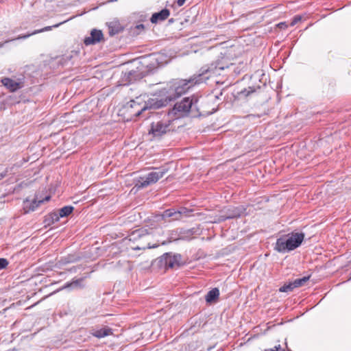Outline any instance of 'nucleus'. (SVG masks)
<instances>
[{
    "label": "nucleus",
    "mask_w": 351,
    "mask_h": 351,
    "mask_svg": "<svg viewBox=\"0 0 351 351\" xmlns=\"http://www.w3.org/2000/svg\"><path fill=\"white\" fill-rule=\"evenodd\" d=\"M162 106L161 101L154 98H147V96H140L131 100L124 106V110L129 114L130 117H138L143 112L152 109L158 108Z\"/></svg>",
    "instance_id": "1"
},
{
    "label": "nucleus",
    "mask_w": 351,
    "mask_h": 351,
    "mask_svg": "<svg viewBox=\"0 0 351 351\" xmlns=\"http://www.w3.org/2000/svg\"><path fill=\"white\" fill-rule=\"evenodd\" d=\"M304 234L302 232H292L286 237L279 238L276 244V250L280 252L293 250L302 243Z\"/></svg>",
    "instance_id": "2"
},
{
    "label": "nucleus",
    "mask_w": 351,
    "mask_h": 351,
    "mask_svg": "<svg viewBox=\"0 0 351 351\" xmlns=\"http://www.w3.org/2000/svg\"><path fill=\"white\" fill-rule=\"evenodd\" d=\"M203 75H199L197 77L191 78L189 80H182L173 84V88L171 89V93L167 96V99L169 101L175 99L183 93H184L191 86L195 84L202 83L205 81L202 77Z\"/></svg>",
    "instance_id": "3"
},
{
    "label": "nucleus",
    "mask_w": 351,
    "mask_h": 351,
    "mask_svg": "<svg viewBox=\"0 0 351 351\" xmlns=\"http://www.w3.org/2000/svg\"><path fill=\"white\" fill-rule=\"evenodd\" d=\"M167 172V169L165 168H161L157 171H152L143 177H141L137 181L135 187L142 189L153 184L162 178Z\"/></svg>",
    "instance_id": "4"
},
{
    "label": "nucleus",
    "mask_w": 351,
    "mask_h": 351,
    "mask_svg": "<svg viewBox=\"0 0 351 351\" xmlns=\"http://www.w3.org/2000/svg\"><path fill=\"white\" fill-rule=\"evenodd\" d=\"M169 121H158L153 122L149 131V136L153 138H160L169 130Z\"/></svg>",
    "instance_id": "5"
},
{
    "label": "nucleus",
    "mask_w": 351,
    "mask_h": 351,
    "mask_svg": "<svg viewBox=\"0 0 351 351\" xmlns=\"http://www.w3.org/2000/svg\"><path fill=\"white\" fill-rule=\"evenodd\" d=\"M192 99H190L189 97L183 99L180 102H177L172 112L175 115H178V117L181 116L182 114L187 113L192 106Z\"/></svg>",
    "instance_id": "6"
},
{
    "label": "nucleus",
    "mask_w": 351,
    "mask_h": 351,
    "mask_svg": "<svg viewBox=\"0 0 351 351\" xmlns=\"http://www.w3.org/2000/svg\"><path fill=\"white\" fill-rule=\"evenodd\" d=\"M245 209L243 207H237L228 208L225 215H221L218 219L217 221H223L227 219H232L238 217L244 213Z\"/></svg>",
    "instance_id": "7"
},
{
    "label": "nucleus",
    "mask_w": 351,
    "mask_h": 351,
    "mask_svg": "<svg viewBox=\"0 0 351 351\" xmlns=\"http://www.w3.org/2000/svg\"><path fill=\"white\" fill-rule=\"evenodd\" d=\"M164 261L165 265L169 267L179 266L181 263V256L180 254L167 253L164 255Z\"/></svg>",
    "instance_id": "8"
},
{
    "label": "nucleus",
    "mask_w": 351,
    "mask_h": 351,
    "mask_svg": "<svg viewBox=\"0 0 351 351\" xmlns=\"http://www.w3.org/2000/svg\"><path fill=\"white\" fill-rule=\"evenodd\" d=\"M1 82L11 92H14L23 87L22 82L15 81L9 77L2 78Z\"/></svg>",
    "instance_id": "9"
},
{
    "label": "nucleus",
    "mask_w": 351,
    "mask_h": 351,
    "mask_svg": "<svg viewBox=\"0 0 351 351\" xmlns=\"http://www.w3.org/2000/svg\"><path fill=\"white\" fill-rule=\"evenodd\" d=\"M103 38V34L101 31L93 29L91 31L90 35L85 38L84 43L86 45H93L99 42Z\"/></svg>",
    "instance_id": "10"
},
{
    "label": "nucleus",
    "mask_w": 351,
    "mask_h": 351,
    "mask_svg": "<svg viewBox=\"0 0 351 351\" xmlns=\"http://www.w3.org/2000/svg\"><path fill=\"white\" fill-rule=\"evenodd\" d=\"M169 14L170 12L168 9H163L159 12L153 14L150 21L152 23H157L167 19Z\"/></svg>",
    "instance_id": "11"
},
{
    "label": "nucleus",
    "mask_w": 351,
    "mask_h": 351,
    "mask_svg": "<svg viewBox=\"0 0 351 351\" xmlns=\"http://www.w3.org/2000/svg\"><path fill=\"white\" fill-rule=\"evenodd\" d=\"M182 216V212L178 210L176 211L171 209L165 210L162 215V217L164 219H166L167 218H171L172 220H179L181 219Z\"/></svg>",
    "instance_id": "12"
},
{
    "label": "nucleus",
    "mask_w": 351,
    "mask_h": 351,
    "mask_svg": "<svg viewBox=\"0 0 351 351\" xmlns=\"http://www.w3.org/2000/svg\"><path fill=\"white\" fill-rule=\"evenodd\" d=\"M49 198H50V196H46L44 199H40V200L35 199L32 203H29L27 201L25 202V212L27 213V212H29L31 210L32 211L36 209V208H37L40 203H43L45 201H48L49 199Z\"/></svg>",
    "instance_id": "13"
},
{
    "label": "nucleus",
    "mask_w": 351,
    "mask_h": 351,
    "mask_svg": "<svg viewBox=\"0 0 351 351\" xmlns=\"http://www.w3.org/2000/svg\"><path fill=\"white\" fill-rule=\"evenodd\" d=\"M73 208L72 206H64L60 210L59 215L56 214H52L51 215L53 221H57L59 219V217H63L69 215L72 213Z\"/></svg>",
    "instance_id": "14"
},
{
    "label": "nucleus",
    "mask_w": 351,
    "mask_h": 351,
    "mask_svg": "<svg viewBox=\"0 0 351 351\" xmlns=\"http://www.w3.org/2000/svg\"><path fill=\"white\" fill-rule=\"evenodd\" d=\"M149 238V235L147 234V235H145V236H143L141 239V243L140 245H138L136 246H132L131 247L134 250H145L146 248H152V247H156L157 246H158V245H150L149 243H148L147 245H145V243H143L142 241H147Z\"/></svg>",
    "instance_id": "15"
},
{
    "label": "nucleus",
    "mask_w": 351,
    "mask_h": 351,
    "mask_svg": "<svg viewBox=\"0 0 351 351\" xmlns=\"http://www.w3.org/2000/svg\"><path fill=\"white\" fill-rule=\"evenodd\" d=\"M219 289L217 288L213 289L206 295V301L208 303H210L215 301L219 297Z\"/></svg>",
    "instance_id": "16"
},
{
    "label": "nucleus",
    "mask_w": 351,
    "mask_h": 351,
    "mask_svg": "<svg viewBox=\"0 0 351 351\" xmlns=\"http://www.w3.org/2000/svg\"><path fill=\"white\" fill-rule=\"evenodd\" d=\"M112 334L111 330L109 328H101L93 332V335L98 338H102Z\"/></svg>",
    "instance_id": "17"
},
{
    "label": "nucleus",
    "mask_w": 351,
    "mask_h": 351,
    "mask_svg": "<svg viewBox=\"0 0 351 351\" xmlns=\"http://www.w3.org/2000/svg\"><path fill=\"white\" fill-rule=\"evenodd\" d=\"M62 23H60L59 24H56V25H53V27H58L60 24H62ZM53 27V26H47V27H45L41 29H38V30H36L35 32H34L33 33L30 34H27V35H24V36H19L18 37V39H21V38H28L29 36H30L31 35H34V34H38V33H40V32H45V31H49L51 29V28Z\"/></svg>",
    "instance_id": "18"
},
{
    "label": "nucleus",
    "mask_w": 351,
    "mask_h": 351,
    "mask_svg": "<svg viewBox=\"0 0 351 351\" xmlns=\"http://www.w3.org/2000/svg\"><path fill=\"white\" fill-rule=\"evenodd\" d=\"M309 279V277H303L302 278L296 279L294 280L293 286L295 287H299L303 286Z\"/></svg>",
    "instance_id": "19"
},
{
    "label": "nucleus",
    "mask_w": 351,
    "mask_h": 351,
    "mask_svg": "<svg viewBox=\"0 0 351 351\" xmlns=\"http://www.w3.org/2000/svg\"><path fill=\"white\" fill-rule=\"evenodd\" d=\"M293 288H295L294 286H293V283H289V285H285L284 286H282V287L280 288V291L281 292H289V291H291Z\"/></svg>",
    "instance_id": "20"
},
{
    "label": "nucleus",
    "mask_w": 351,
    "mask_h": 351,
    "mask_svg": "<svg viewBox=\"0 0 351 351\" xmlns=\"http://www.w3.org/2000/svg\"><path fill=\"white\" fill-rule=\"evenodd\" d=\"M302 20V16H296L294 17V19H293V21H291V23H290V25L291 26H293L295 25L297 23H298L299 21H300Z\"/></svg>",
    "instance_id": "21"
},
{
    "label": "nucleus",
    "mask_w": 351,
    "mask_h": 351,
    "mask_svg": "<svg viewBox=\"0 0 351 351\" xmlns=\"http://www.w3.org/2000/svg\"><path fill=\"white\" fill-rule=\"evenodd\" d=\"M8 263L5 258H0V269H3L8 265Z\"/></svg>",
    "instance_id": "22"
},
{
    "label": "nucleus",
    "mask_w": 351,
    "mask_h": 351,
    "mask_svg": "<svg viewBox=\"0 0 351 351\" xmlns=\"http://www.w3.org/2000/svg\"><path fill=\"white\" fill-rule=\"evenodd\" d=\"M265 351H285L280 345L275 346L274 348L266 350Z\"/></svg>",
    "instance_id": "23"
},
{
    "label": "nucleus",
    "mask_w": 351,
    "mask_h": 351,
    "mask_svg": "<svg viewBox=\"0 0 351 351\" xmlns=\"http://www.w3.org/2000/svg\"><path fill=\"white\" fill-rule=\"evenodd\" d=\"M223 69H224L223 66H219V67L216 66V67H215V69H210L208 71L211 72L213 74H217L218 69L223 70Z\"/></svg>",
    "instance_id": "24"
},
{
    "label": "nucleus",
    "mask_w": 351,
    "mask_h": 351,
    "mask_svg": "<svg viewBox=\"0 0 351 351\" xmlns=\"http://www.w3.org/2000/svg\"><path fill=\"white\" fill-rule=\"evenodd\" d=\"M141 232H140V231H136V232H134V233L132 234V237H133V239H136V238L137 237H141Z\"/></svg>",
    "instance_id": "25"
},
{
    "label": "nucleus",
    "mask_w": 351,
    "mask_h": 351,
    "mask_svg": "<svg viewBox=\"0 0 351 351\" xmlns=\"http://www.w3.org/2000/svg\"><path fill=\"white\" fill-rule=\"evenodd\" d=\"M278 26L282 29V28H286L287 27V25L285 23H280L278 25Z\"/></svg>",
    "instance_id": "26"
},
{
    "label": "nucleus",
    "mask_w": 351,
    "mask_h": 351,
    "mask_svg": "<svg viewBox=\"0 0 351 351\" xmlns=\"http://www.w3.org/2000/svg\"><path fill=\"white\" fill-rule=\"evenodd\" d=\"M185 1L186 0H178L177 3L179 6H182Z\"/></svg>",
    "instance_id": "27"
},
{
    "label": "nucleus",
    "mask_w": 351,
    "mask_h": 351,
    "mask_svg": "<svg viewBox=\"0 0 351 351\" xmlns=\"http://www.w3.org/2000/svg\"><path fill=\"white\" fill-rule=\"evenodd\" d=\"M73 285H77V282H74L71 283V284H67L66 286H64V288H68V287H69L73 286Z\"/></svg>",
    "instance_id": "28"
},
{
    "label": "nucleus",
    "mask_w": 351,
    "mask_h": 351,
    "mask_svg": "<svg viewBox=\"0 0 351 351\" xmlns=\"http://www.w3.org/2000/svg\"><path fill=\"white\" fill-rule=\"evenodd\" d=\"M137 27H138V28H139V27H143V25H138V26H137Z\"/></svg>",
    "instance_id": "29"
}]
</instances>
